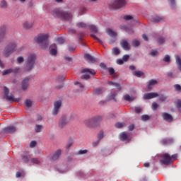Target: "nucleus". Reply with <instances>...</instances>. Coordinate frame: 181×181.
I'll list each match as a JSON object with an SVG mask.
<instances>
[{"label": "nucleus", "instance_id": "f257e3e1", "mask_svg": "<svg viewBox=\"0 0 181 181\" xmlns=\"http://www.w3.org/2000/svg\"><path fill=\"white\" fill-rule=\"evenodd\" d=\"M49 35L48 34H40L35 37V42L40 45L42 49H47L49 46Z\"/></svg>", "mask_w": 181, "mask_h": 181}, {"label": "nucleus", "instance_id": "f03ea898", "mask_svg": "<svg viewBox=\"0 0 181 181\" xmlns=\"http://www.w3.org/2000/svg\"><path fill=\"white\" fill-rule=\"evenodd\" d=\"M36 57L34 54H30L28 55L27 60L25 62V71H30L34 67L35 63Z\"/></svg>", "mask_w": 181, "mask_h": 181}, {"label": "nucleus", "instance_id": "7ed1b4c3", "mask_svg": "<svg viewBox=\"0 0 181 181\" xmlns=\"http://www.w3.org/2000/svg\"><path fill=\"white\" fill-rule=\"evenodd\" d=\"M177 158V156L176 154L170 156L168 153H165L163 154V159L160 160V163L165 165H169L174 160H176Z\"/></svg>", "mask_w": 181, "mask_h": 181}, {"label": "nucleus", "instance_id": "20e7f679", "mask_svg": "<svg viewBox=\"0 0 181 181\" xmlns=\"http://www.w3.org/2000/svg\"><path fill=\"white\" fill-rule=\"evenodd\" d=\"M3 97L6 101L10 102V103H12V102L18 103L21 100V99H19V98L15 99V98L13 97V95H12V94L9 95V89L6 86L4 87Z\"/></svg>", "mask_w": 181, "mask_h": 181}, {"label": "nucleus", "instance_id": "39448f33", "mask_svg": "<svg viewBox=\"0 0 181 181\" xmlns=\"http://www.w3.org/2000/svg\"><path fill=\"white\" fill-rule=\"evenodd\" d=\"M15 49H16V44L14 42L9 43L4 49L3 52L4 56L8 57V56H11V53L15 52Z\"/></svg>", "mask_w": 181, "mask_h": 181}, {"label": "nucleus", "instance_id": "423d86ee", "mask_svg": "<svg viewBox=\"0 0 181 181\" xmlns=\"http://www.w3.org/2000/svg\"><path fill=\"white\" fill-rule=\"evenodd\" d=\"M126 5L125 0H114L112 3L111 6L113 8H123Z\"/></svg>", "mask_w": 181, "mask_h": 181}, {"label": "nucleus", "instance_id": "0eeeda50", "mask_svg": "<svg viewBox=\"0 0 181 181\" xmlns=\"http://www.w3.org/2000/svg\"><path fill=\"white\" fill-rule=\"evenodd\" d=\"M61 106H62V102L60 100L54 102V109L52 110V115L54 116H56L58 115V112L59 111V109L61 108Z\"/></svg>", "mask_w": 181, "mask_h": 181}, {"label": "nucleus", "instance_id": "6e6552de", "mask_svg": "<svg viewBox=\"0 0 181 181\" xmlns=\"http://www.w3.org/2000/svg\"><path fill=\"white\" fill-rule=\"evenodd\" d=\"M16 130H18V129L15 126H9L4 128L2 131V133L12 134L16 132Z\"/></svg>", "mask_w": 181, "mask_h": 181}, {"label": "nucleus", "instance_id": "1a4fd4ad", "mask_svg": "<svg viewBox=\"0 0 181 181\" xmlns=\"http://www.w3.org/2000/svg\"><path fill=\"white\" fill-rule=\"evenodd\" d=\"M57 15L66 21H71L72 18L71 14L66 12L58 11Z\"/></svg>", "mask_w": 181, "mask_h": 181}, {"label": "nucleus", "instance_id": "9d476101", "mask_svg": "<svg viewBox=\"0 0 181 181\" xmlns=\"http://www.w3.org/2000/svg\"><path fill=\"white\" fill-rule=\"evenodd\" d=\"M19 70H21V69L19 67H16L14 69H6L3 71L2 75L6 76L7 74H11V73H13V74H17V73H19Z\"/></svg>", "mask_w": 181, "mask_h": 181}, {"label": "nucleus", "instance_id": "9b49d317", "mask_svg": "<svg viewBox=\"0 0 181 181\" xmlns=\"http://www.w3.org/2000/svg\"><path fill=\"white\" fill-rule=\"evenodd\" d=\"M120 140L124 142H129L131 141L130 135L129 133L122 132L119 134Z\"/></svg>", "mask_w": 181, "mask_h": 181}, {"label": "nucleus", "instance_id": "f8f14e48", "mask_svg": "<svg viewBox=\"0 0 181 181\" xmlns=\"http://www.w3.org/2000/svg\"><path fill=\"white\" fill-rule=\"evenodd\" d=\"M158 93H145L144 95V100H151L153 98H156V97H158Z\"/></svg>", "mask_w": 181, "mask_h": 181}, {"label": "nucleus", "instance_id": "ddd939ff", "mask_svg": "<svg viewBox=\"0 0 181 181\" xmlns=\"http://www.w3.org/2000/svg\"><path fill=\"white\" fill-rule=\"evenodd\" d=\"M69 121L67 120V118L66 117V116H63L59 122V127L60 129H63L64 127H65L66 126V124H68Z\"/></svg>", "mask_w": 181, "mask_h": 181}, {"label": "nucleus", "instance_id": "4468645a", "mask_svg": "<svg viewBox=\"0 0 181 181\" xmlns=\"http://www.w3.org/2000/svg\"><path fill=\"white\" fill-rule=\"evenodd\" d=\"M62 153V151L60 149H58L55 153L50 156L49 160L51 161H55L59 159Z\"/></svg>", "mask_w": 181, "mask_h": 181}, {"label": "nucleus", "instance_id": "2eb2a0df", "mask_svg": "<svg viewBox=\"0 0 181 181\" xmlns=\"http://www.w3.org/2000/svg\"><path fill=\"white\" fill-rule=\"evenodd\" d=\"M29 81H30V78L29 77H26L25 78L23 81H22V90H28V87H29Z\"/></svg>", "mask_w": 181, "mask_h": 181}, {"label": "nucleus", "instance_id": "dca6fc26", "mask_svg": "<svg viewBox=\"0 0 181 181\" xmlns=\"http://www.w3.org/2000/svg\"><path fill=\"white\" fill-rule=\"evenodd\" d=\"M84 59L88 63H95V59L89 54H85Z\"/></svg>", "mask_w": 181, "mask_h": 181}, {"label": "nucleus", "instance_id": "f3484780", "mask_svg": "<svg viewBox=\"0 0 181 181\" xmlns=\"http://www.w3.org/2000/svg\"><path fill=\"white\" fill-rule=\"evenodd\" d=\"M163 119L168 122H171L173 120V116L166 112L163 114Z\"/></svg>", "mask_w": 181, "mask_h": 181}, {"label": "nucleus", "instance_id": "a211bd4d", "mask_svg": "<svg viewBox=\"0 0 181 181\" xmlns=\"http://www.w3.org/2000/svg\"><path fill=\"white\" fill-rule=\"evenodd\" d=\"M85 125L89 128L93 127L95 126L93 118L85 120Z\"/></svg>", "mask_w": 181, "mask_h": 181}, {"label": "nucleus", "instance_id": "6ab92c4d", "mask_svg": "<svg viewBox=\"0 0 181 181\" xmlns=\"http://www.w3.org/2000/svg\"><path fill=\"white\" fill-rule=\"evenodd\" d=\"M120 45L124 50H129L130 47H129V42L127 41L122 40L120 42Z\"/></svg>", "mask_w": 181, "mask_h": 181}, {"label": "nucleus", "instance_id": "aec40b11", "mask_svg": "<svg viewBox=\"0 0 181 181\" xmlns=\"http://www.w3.org/2000/svg\"><path fill=\"white\" fill-rule=\"evenodd\" d=\"M94 125H98L103 120V118L101 116H96L93 117Z\"/></svg>", "mask_w": 181, "mask_h": 181}, {"label": "nucleus", "instance_id": "412c9836", "mask_svg": "<svg viewBox=\"0 0 181 181\" xmlns=\"http://www.w3.org/2000/svg\"><path fill=\"white\" fill-rule=\"evenodd\" d=\"M81 73H83V74L88 73L89 74H91V76H95V71L94 70H92V69H88V68L83 69L81 71Z\"/></svg>", "mask_w": 181, "mask_h": 181}, {"label": "nucleus", "instance_id": "4be33fe9", "mask_svg": "<svg viewBox=\"0 0 181 181\" xmlns=\"http://www.w3.org/2000/svg\"><path fill=\"white\" fill-rule=\"evenodd\" d=\"M161 143L163 146H167V145L173 144V139H164L162 140Z\"/></svg>", "mask_w": 181, "mask_h": 181}, {"label": "nucleus", "instance_id": "5701e85b", "mask_svg": "<svg viewBox=\"0 0 181 181\" xmlns=\"http://www.w3.org/2000/svg\"><path fill=\"white\" fill-rule=\"evenodd\" d=\"M164 21V18L163 17H160V16H154L152 18V21L153 23H158V22H161V21Z\"/></svg>", "mask_w": 181, "mask_h": 181}, {"label": "nucleus", "instance_id": "b1692460", "mask_svg": "<svg viewBox=\"0 0 181 181\" xmlns=\"http://www.w3.org/2000/svg\"><path fill=\"white\" fill-rule=\"evenodd\" d=\"M158 82L156 80L152 79L151 81H148V90H151V86H156V84H157Z\"/></svg>", "mask_w": 181, "mask_h": 181}, {"label": "nucleus", "instance_id": "393cba45", "mask_svg": "<svg viewBox=\"0 0 181 181\" xmlns=\"http://www.w3.org/2000/svg\"><path fill=\"white\" fill-rule=\"evenodd\" d=\"M33 23L32 22H25L23 23V28H25V29H30L33 27Z\"/></svg>", "mask_w": 181, "mask_h": 181}, {"label": "nucleus", "instance_id": "a878e982", "mask_svg": "<svg viewBox=\"0 0 181 181\" xmlns=\"http://www.w3.org/2000/svg\"><path fill=\"white\" fill-rule=\"evenodd\" d=\"M107 33L111 36V37H116L117 36V33L115 32H114L112 29L110 28H107L106 30Z\"/></svg>", "mask_w": 181, "mask_h": 181}, {"label": "nucleus", "instance_id": "bb28decb", "mask_svg": "<svg viewBox=\"0 0 181 181\" xmlns=\"http://www.w3.org/2000/svg\"><path fill=\"white\" fill-rule=\"evenodd\" d=\"M104 90L103 88H98L94 90V94L96 95H100V94H103Z\"/></svg>", "mask_w": 181, "mask_h": 181}, {"label": "nucleus", "instance_id": "cd10ccee", "mask_svg": "<svg viewBox=\"0 0 181 181\" xmlns=\"http://www.w3.org/2000/svg\"><path fill=\"white\" fill-rule=\"evenodd\" d=\"M8 30V26L6 25H3L1 27V36L5 35V34H6V31Z\"/></svg>", "mask_w": 181, "mask_h": 181}, {"label": "nucleus", "instance_id": "c85d7f7f", "mask_svg": "<svg viewBox=\"0 0 181 181\" xmlns=\"http://www.w3.org/2000/svg\"><path fill=\"white\" fill-rule=\"evenodd\" d=\"M124 98L127 102H132L134 100V98L133 97H131L129 95L127 94L124 96Z\"/></svg>", "mask_w": 181, "mask_h": 181}, {"label": "nucleus", "instance_id": "c756f323", "mask_svg": "<svg viewBox=\"0 0 181 181\" xmlns=\"http://www.w3.org/2000/svg\"><path fill=\"white\" fill-rule=\"evenodd\" d=\"M108 84H110V86H114L115 87H117V90H121V86L117 83H115V82H112V81H109Z\"/></svg>", "mask_w": 181, "mask_h": 181}, {"label": "nucleus", "instance_id": "7c9ffc66", "mask_svg": "<svg viewBox=\"0 0 181 181\" xmlns=\"http://www.w3.org/2000/svg\"><path fill=\"white\" fill-rule=\"evenodd\" d=\"M133 74L136 77H141V76H144V72H142L141 71H135L133 72Z\"/></svg>", "mask_w": 181, "mask_h": 181}, {"label": "nucleus", "instance_id": "2f4dec72", "mask_svg": "<svg viewBox=\"0 0 181 181\" xmlns=\"http://www.w3.org/2000/svg\"><path fill=\"white\" fill-rule=\"evenodd\" d=\"M30 163L35 165H40V161L37 158H33L30 159Z\"/></svg>", "mask_w": 181, "mask_h": 181}, {"label": "nucleus", "instance_id": "473e14b6", "mask_svg": "<svg viewBox=\"0 0 181 181\" xmlns=\"http://www.w3.org/2000/svg\"><path fill=\"white\" fill-rule=\"evenodd\" d=\"M42 129V125H40V124H36L35 125V131L36 133L41 132Z\"/></svg>", "mask_w": 181, "mask_h": 181}, {"label": "nucleus", "instance_id": "72a5a7b5", "mask_svg": "<svg viewBox=\"0 0 181 181\" xmlns=\"http://www.w3.org/2000/svg\"><path fill=\"white\" fill-rule=\"evenodd\" d=\"M176 63L178 66L179 70H181V59L178 56H176Z\"/></svg>", "mask_w": 181, "mask_h": 181}, {"label": "nucleus", "instance_id": "f704fd0d", "mask_svg": "<svg viewBox=\"0 0 181 181\" xmlns=\"http://www.w3.org/2000/svg\"><path fill=\"white\" fill-rule=\"evenodd\" d=\"M25 107H27L28 108L31 107L33 103L30 100H26L24 103Z\"/></svg>", "mask_w": 181, "mask_h": 181}, {"label": "nucleus", "instance_id": "c9c22d12", "mask_svg": "<svg viewBox=\"0 0 181 181\" xmlns=\"http://www.w3.org/2000/svg\"><path fill=\"white\" fill-rule=\"evenodd\" d=\"M76 25L78 28H87V25L85 23H83V22L78 23L76 24Z\"/></svg>", "mask_w": 181, "mask_h": 181}, {"label": "nucleus", "instance_id": "e433bc0d", "mask_svg": "<svg viewBox=\"0 0 181 181\" xmlns=\"http://www.w3.org/2000/svg\"><path fill=\"white\" fill-rule=\"evenodd\" d=\"M125 126L124 123L117 122L115 124V127L117 129H122Z\"/></svg>", "mask_w": 181, "mask_h": 181}, {"label": "nucleus", "instance_id": "4c0bfd02", "mask_svg": "<svg viewBox=\"0 0 181 181\" xmlns=\"http://www.w3.org/2000/svg\"><path fill=\"white\" fill-rule=\"evenodd\" d=\"M89 28L91 31L94 32V33H97L98 32V28L95 25H89Z\"/></svg>", "mask_w": 181, "mask_h": 181}, {"label": "nucleus", "instance_id": "58836bf2", "mask_svg": "<svg viewBox=\"0 0 181 181\" xmlns=\"http://www.w3.org/2000/svg\"><path fill=\"white\" fill-rule=\"evenodd\" d=\"M158 45H163V43H164L165 42V39L164 37H159L157 40Z\"/></svg>", "mask_w": 181, "mask_h": 181}, {"label": "nucleus", "instance_id": "ea45409f", "mask_svg": "<svg viewBox=\"0 0 181 181\" xmlns=\"http://www.w3.org/2000/svg\"><path fill=\"white\" fill-rule=\"evenodd\" d=\"M112 53L113 54H115L116 56H117V54H119L120 53V51L118 48L117 47H115L113 49H112Z\"/></svg>", "mask_w": 181, "mask_h": 181}, {"label": "nucleus", "instance_id": "a19ab883", "mask_svg": "<svg viewBox=\"0 0 181 181\" xmlns=\"http://www.w3.org/2000/svg\"><path fill=\"white\" fill-rule=\"evenodd\" d=\"M49 53L51 56H56V54H57V51L56 49H51Z\"/></svg>", "mask_w": 181, "mask_h": 181}, {"label": "nucleus", "instance_id": "79ce46f5", "mask_svg": "<svg viewBox=\"0 0 181 181\" xmlns=\"http://www.w3.org/2000/svg\"><path fill=\"white\" fill-rule=\"evenodd\" d=\"M103 136H104V133L103 131H100V133L98 134V140L100 141V140L103 139Z\"/></svg>", "mask_w": 181, "mask_h": 181}, {"label": "nucleus", "instance_id": "37998d69", "mask_svg": "<svg viewBox=\"0 0 181 181\" xmlns=\"http://www.w3.org/2000/svg\"><path fill=\"white\" fill-rule=\"evenodd\" d=\"M141 110H142V108L140 106L135 107V112H136V114H140Z\"/></svg>", "mask_w": 181, "mask_h": 181}, {"label": "nucleus", "instance_id": "c03bdc74", "mask_svg": "<svg viewBox=\"0 0 181 181\" xmlns=\"http://www.w3.org/2000/svg\"><path fill=\"white\" fill-rule=\"evenodd\" d=\"M88 153V150L85 149V150H79L78 152V155H85L87 154Z\"/></svg>", "mask_w": 181, "mask_h": 181}, {"label": "nucleus", "instance_id": "a18cd8bd", "mask_svg": "<svg viewBox=\"0 0 181 181\" xmlns=\"http://www.w3.org/2000/svg\"><path fill=\"white\" fill-rule=\"evenodd\" d=\"M141 119L144 122L148 121V120H149V116L147 115H142Z\"/></svg>", "mask_w": 181, "mask_h": 181}, {"label": "nucleus", "instance_id": "49530a36", "mask_svg": "<svg viewBox=\"0 0 181 181\" xmlns=\"http://www.w3.org/2000/svg\"><path fill=\"white\" fill-rule=\"evenodd\" d=\"M132 45L134 47H137L138 46H139L140 42L139 41L135 40L132 42Z\"/></svg>", "mask_w": 181, "mask_h": 181}, {"label": "nucleus", "instance_id": "de8ad7c7", "mask_svg": "<svg viewBox=\"0 0 181 181\" xmlns=\"http://www.w3.org/2000/svg\"><path fill=\"white\" fill-rule=\"evenodd\" d=\"M57 42L59 45H63V43H64V39L63 37H58Z\"/></svg>", "mask_w": 181, "mask_h": 181}, {"label": "nucleus", "instance_id": "09e8293b", "mask_svg": "<svg viewBox=\"0 0 181 181\" xmlns=\"http://www.w3.org/2000/svg\"><path fill=\"white\" fill-rule=\"evenodd\" d=\"M17 62L18 63H23V62H25V59L23 58V57H18L17 58Z\"/></svg>", "mask_w": 181, "mask_h": 181}, {"label": "nucleus", "instance_id": "8fccbe9b", "mask_svg": "<svg viewBox=\"0 0 181 181\" xmlns=\"http://www.w3.org/2000/svg\"><path fill=\"white\" fill-rule=\"evenodd\" d=\"M81 78L83 80H88V78H90V76L87 74H85L81 76Z\"/></svg>", "mask_w": 181, "mask_h": 181}, {"label": "nucleus", "instance_id": "3c124183", "mask_svg": "<svg viewBox=\"0 0 181 181\" xmlns=\"http://www.w3.org/2000/svg\"><path fill=\"white\" fill-rule=\"evenodd\" d=\"M22 160L24 163H28L29 162V158L26 156H23Z\"/></svg>", "mask_w": 181, "mask_h": 181}, {"label": "nucleus", "instance_id": "603ef678", "mask_svg": "<svg viewBox=\"0 0 181 181\" xmlns=\"http://www.w3.org/2000/svg\"><path fill=\"white\" fill-rule=\"evenodd\" d=\"M163 60L166 63H169V62H170V57L169 55H166Z\"/></svg>", "mask_w": 181, "mask_h": 181}, {"label": "nucleus", "instance_id": "864d4df0", "mask_svg": "<svg viewBox=\"0 0 181 181\" xmlns=\"http://www.w3.org/2000/svg\"><path fill=\"white\" fill-rule=\"evenodd\" d=\"M158 105L156 103H153L152 104V109L153 110H156V109L158 108Z\"/></svg>", "mask_w": 181, "mask_h": 181}, {"label": "nucleus", "instance_id": "5fc2aeb1", "mask_svg": "<svg viewBox=\"0 0 181 181\" xmlns=\"http://www.w3.org/2000/svg\"><path fill=\"white\" fill-rule=\"evenodd\" d=\"M132 18H133V17L129 15H126L124 16V19L126 21L132 20Z\"/></svg>", "mask_w": 181, "mask_h": 181}, {"label": "nucleus", "instance_id": "6e6d98bb", "mask_svg": "<svg viewBox=\"0 0 181 181\" xmlns=\"http://www.w3.org/2000/svg\"><path fill=\"white\" fill-rule=\"evenodd\" d=\"M175 88L176 91H181V86L179 84L175 85Z\"/></svg>", "mask_w": 181, "mask_h": 181}, {"label": "nucleus", "instance_id": "4d7b16f0", "mask_svg": "<svg viewBox=\"0 0 181 181\" xmlns=\"http://www.w3.org/2000/svg\"><path fill=\"white\" fill-rule=\"evenodd\" d=\"M72 144H73V141H72L71 140L69 141L68 142V144H67L66 146V149H69L70 147L72 146Z\"/></svg>", "mask_w": 181, "mask_h": 181}, {"label": "nucleus", "instance_id": "13d9d810", "mask_svg": "<svg viewBox=\"0 0 181 181\" xmlns=\"http://www.w3.org/2000/svg\"><path fill=\"white\" fill-rule=\"evenodd\" d=\"M166 98H167V97L165 96V95H161L159 97V100H160V101H162V102L165 101Z\"/></svg>", "mask_w": 181, "mask_h": 181}, {"label": "nucleus", "instance_id": "bf43d9fd", "mask_svg": "<svg viewBox=\"0 0 181 181\" xmlns=\"http://www.w3.org/2000/svg\"><path fill=\"white\" fill-rule=\"evenodd\" d=\"M36 146V141H32L30 144V148H34Z\"/></svg>", "mask_w": 181, "mask_h": 181}, {"label": "nucleus", "instance_id": "052dcab7", "mask_svg": "<svg viewBox=\"0 0 181 181\" xmlns=\"http://www.w3.org/2000/svg\"><path fill=\"white\" fill-rule=\"evenodd\" d=\"M74 84H75L76 86H78V87H79L80 88H81V89L84 88L83 85H82V84H81V83H79V82H75Z\"/></svg>", "mask_w": 181, "mask_h": 181}, {"label": "nucleus", "instance_id": "680f3d73", "mask_svg": "<svg viewBox=\"0 0 181 181\" xmlns=\"http://www.w3.org/2000/svg\"><path fill=\"white\" fill-rule=\"evenodd\" d=\"M108 71L111 76L115 74V69L113 68H109Z\"/></svg>", "mask_w": 181, "mask_h": 181}, {"label": "nucleus", "instance_id": "e2e57ef3", "mask_svg": "<svg viewBox=\"0 0 181 181\" xmlns=\"http://www.w3.org/2000/svg\"><path fill=\"white\" fill-rule=\"evenodd\" d=\"M176 107L180 109L181 108V100H178L177 103H176Z\"/></svg>", "mask_w": 181, "mask_h": 181}, {"label": "nucleus", "instance_id": "0e129e2a", "mask_svg": "<svg viewBox=\"0 0 181 181\" xmlns=\"http://www.w3.org/2000/svg\"><path fill=\"white\" fill-rule=\"evenodd\" d=\"M122 59H123L122 60H124V62H127V60H129V56L127 54L124 55Z\"/></svg>", "mask_w": 181, "mask_h": 181}, {"label": "nucleus", "instance_id": "69168bd1", "mask_svg": "<svg viewBox=\"0 0 181 181\" xmlns=\"http://www.w3.org/2000/svg\"><path fill=\"white\" fill-rule=\"evenodd\" d=\"M158 51L157 50H153L151 52V56H156V54H158Z\"/></svg>", "mask_w": 181, "mask_h": 181}, {"label": "nucleus", "instance_id": "338daca9", "mask_svg": "<svg viewBox=\"0 0 181 181\" xmlns=\"http://www.w3.org/2000/svg\"><path fill=\"white\" fill-rule=\"evenodd\" d=\"M1 6L3 7V8H6V1H5L3 0V1H1Z\"/></svg>", "mask_w": 181, "mask_h": 181}, {"label": "nucleus", "instance_id": "774afa93", "mask_svg": "<svg viewBox=\"0 0 181 181\" xmlns=\"http://www.w3.org/2000/svg\"><path fill=\"white\" fill-rule=\"evenodd\" d=\"M117 64H123L124 61H123V59H117Z\"/></svg>", "mask_w": 181, "mask_h": 181}]
</instances>
